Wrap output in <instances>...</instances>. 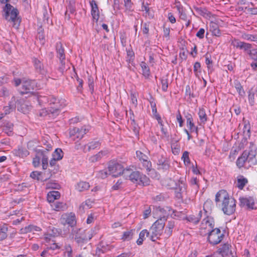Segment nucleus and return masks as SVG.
Segmentation results:
<instances>
[{"instance_id":"1","label":"nucleus","mask_w":257,"mask_h":257,"mask_svg":"<svg viewBox=\"0 0 257 257\" xmlns=\"http://www.w3.org/2000/svg\"><path fill=\"white\" fill-rule=\"evenodd\" d=\"M215 201L216 203L221 201V210L225 214L230 215L233 214L236 208L235 200L230 196L227 192L224 190L218 191L216 195Z\"/></svg>"},{"instance_id":"2","label":"nucleus","mask_w":257,"mask_h":257,"mask_svg":"<svg viewBox=\"0 0 257 257\" xmlns=\"http://www.w3.org/2000/svg\"><path fill=\"white\" fill-rule=\"evenodd\" d=\"M124 177L129 179L133 183L139 185L147 186L150 184V179L139 171H133L130 168L125 169Z\"/></svg>"},{"instance_id":"3","label":"nucleus","mask_w":257,"mask_h":257,"mask_svg":"<svg viewBox=\"0 0 257 257\" xmlns=\"http://www.w3.org/2000/svg\"><path fill=\"white\" fill-rule=\"evenodd\" d=\"M71 232L76 242L80 244L89 240L93 237L94 231L92 229L84 230L74 227Z\"/></svg>"},{"instance_id":"4","label":"nucleus","mask_w":257,"mask_h":257,"mask_svg":"<svg viewBox=\"0 0 257 257\" xmlns=\"http://www.w3.org/2000/svg\"><path fill=\"white\" fill-rule=\"evenodd\" d=\"M256 153L253 150H245L241 156L239 157L236 161V165L239 168L243 167L246 162H248L250 165H254L256 163L255 157Z\"/></svg>"},{"instance_id":"5","label":"nucleus","mask_w":257,"mask_h":257,"mask_svg":"<svg viewBox=\"0 0 257 257\" xmlns=\"http://www.w3.org/2000/svg\"><path fill=\"white\" fill-rule=\"evenodd\" d=\"M4 11L5 12V19L13 23V26L18 28L20 24V20L18 18V10L11 6L10 4H7Z\"/></svg>"},{"instance_id":"6","label":"nucleus","mask_w":257,"mask_h":257,"mask_svg":"<svg viewBox=\"0 0 257 257\" xmlns=\"http://www.w3.org/2000/svg\"><path fill=\"white\" fill-rule=\"evenodd\" d=\"M165 226L164 219H158L150 229V238L153 241L158 239L163 232Z\"/></svg>"},{"instance_id":"7","label":"nucleus","mask_w":257,"mask_h":257,"mask_svg":"<svg viewBox=\"0 0 257 257\" xmlns=\"http://www.w3.org/2000/svg\"><path fill=\"white\" fill-rule=\"evenodd\" d=\"M108 170L109 175H111L114 177H117L120 175L124 176L123 172L125 169H123L122 166L116 161L113 160L109 162Z\"/></svg>"},{"instance_id":"8","label":"nucleus","mask_w":257,"mask_h":257,"mask_svg":"<svg viewBox=\"0 0 257 257\" xmlns=\"http://www.w3.org/2000/svg\"><path fill=\"white\" fill-rule=\"evenodd\" d=\"M207 234L208 235V240L212 245L219 243L224 237L223 233L218 228L213 229Z\"/></svg>"},{"instance_id":"9","label":"nucleus","mask_w":257,"mask_h":257,"mask_svg":"<svg viewBox=\"0 0 257 257\" xmlns=\"http://www.w3.org/2000/svg\"><path fill=\"white\" fill-rule=\"evenodd\" d=\"M174 213V211L168 207L165 208H161V207H156L153 211V214L155 218H158V219H164V222L166 220V217L170 215H172L171 212Z\"/></svg>"},{"instance_id":"10","label":"nucleus","mask_w":257,"mask_h":257,"mask_svg":"<svg viewBox=\"0 0 257 257\" xmlns=\"http://www.w3.org/2000/svg\"><path fill=\"white\" fill-rule=\"evenodd\" d=\"M214 226V222L212 218L206 217L202 221L200 228V232L202 235L207 234L212 230L213 229Z\"/></svg>"},{"instance_id":"11","label":"nucleus","mask_w":257,"mask_h":257,"mask_svg":"<svg viewBox=\"0 0 257 257\" xmlns=\"http://www.w3.org/2000/svg\"><path fill=\"white\" fill-rule=\"evenodd\" d=\"M90 128L89 125H84L81 128L74 127L70 130V136L73 137V140H75V138L81 139L84 135L89 132Z\"/></svg>"},{"instance_id":"12","label":"nucleus","mask_w":257,"mask_h":257,"mask_svg":"<svg viewBox=\"0 0 257 257\" xmlns=\"http://www.w3.org/2000/svg\"><path fill=\"white\" fill-rule=\"evenodd\" d=\"M56 49L57 52V56L59 59L61 64V66L59 67V70L61 72H63L65 69V55L64 53V49L61 42H58L56 43Z\"/></svg>"},{"instance_id":"13","label":"nucleus","mask_w":257,"mask_h":257,"mask_svg":"<svg viewBox=\"0 0 257 257\" xmlns=\"http://www.w3.org/2000/svg\"><path fill=\"white\" fill-rule=\"evenodd\" d=\"M239 205L241 207L246 206L248 209H253L255 199L252 196H242L239 198Z\"/></svg>"},{"instance_id":"14","label":"nucleus","mask_w":257,"mask_h":257,"mask_svg":"<svg viewBox=\"0 0 257 257\" xmlns=\"http://www.w3.org/2000/svg\"><path fill=\"white\" fill-rule=\"evenodd\" d=\"M156 162L158 166V169L159 170L165 171L168 170L170 167L168 159L162 155L158 156Z\"/></svg>"},{"instance_id":"15","label":"nucleus","mask_w":257,"mask_h":257,"mask_svg":"<svg viewBox=\"0 0 257 257\" xmlns=\"http://www.w3.org/2000/svg\"><path fill=\"white\" fill-rule=\"evenodd\" d=\"M36 87V83L34 80H26L23 82L22 90L21 93L22 94L32 92Z\"/></svg>"},{"instance_id":"16","label":"nucleus","mask_w":257,"mask_h":257,"mask_svg":"<svg viewBox=\"0 0 257 257\" xmlns=\"http://www.w3.org/2000/svg\"><path fill=\"white\" fill-rule=\"evenodd\" d=\"M91 7V15L92 17V21L97 23L100 18V11L96 2L94 0L90 2Z\"/></svg>"},{"instance_id":"17","label":"nucleus","mask_w":257,"mask_h":257,"mask_svg":"<svg viewBox=\"0 0 257 257\" xmlns=\"http://www.w3.org/2000/svg\"><path fill=\"white\" fill-rule=\"evenodd\" d=\"M38 101L40 102H46L47 101L50 105L53 104L54 106H51L50 108L53 110V108L57 107L60 109L59 103L57 101V99L53 96H40L38 97Z\"/></svg>"},{"instance_id":"18","label":"nucleus","mask_w":257,"mask_h":257,"mask_svg":"<svg viewBox=\"0 0 257 257\" xmlns=\"http://www.w3.org/2000/svg\"><path fill=\"white\" fill-rule=\"evenodd\" d=\"M16 107L19 111L24 113H28L31 108L29 102L23 99H20L16 101Z\"/></svg>"},{"instance_id":"19","label":"nucleus","mask_w":257,"mask_h":257,"mask_svg":"<svg viewBox=\"0 0 257 257\" xmlns=\"http://www.w3.org/2000/svg\"><path fill=\"white\" fill-rule=\"evenodd\" d=\"M60 113L59 108L57 107L53 108V110L49 108L47 110L46 108L42 109L39 112V115L40 116H46L48 115L50 117H55L57 116Z\"/></svg>"},{"instance_id":"20","label":"nucleus","mask_w":257,"mask_h":257,"mask_svg":"<svg viewBox=\"0 0 257 257\" xmlns=\"http://www.w3.org/2000/svg\"><path fill=\"white\" fill-rule=\"evenodd\" d=\"M231 246L229 244H224L219 249L220 252L223 257H233V253L231 250Z\"/></svg>"},{"instance_id":"21","label":"nucleus","mask_w":257,"mask_h":257,"mask_svg":"<svg viewBox=\"0 0 257 257\" xmlns=\"http://www.w3.org/2000/svg\"><path fill=\"white\" fill-rule=\"evenodd\" d=\"M40 157H42V167L44 170L47 169L48 165V157L46 151L44 150H37L36 151Z\"/></svg>"},{"instance_id":"22","label":"nucleus","mask_w":257,"mask_h":257,"mask_svg":"<svg viewBox=\"0 0 257 257\" xmlns=\"http://www.w3.org/2000/svg\"><path fill=\"white\" fill-rule=\"evenodd\" d=\"M175 224L176 221L175 220H172L168 221L164 232L165 237L168 238L172 235Z\"/></svg>"},{"instance_id":"23","label":"nucleus","mask_w":257,"mask_h":257,"mask_svg":"<svg viewBox=\"0 0 257 257\" xmlns=\"http://www.w3.org/2000/svg\"><path fill=\"white\" fill-rule=\"evenodd\" d=\"M100 142L99 141L94 140L89 142L88 144L84 147V151H90L91 150H94L100 146Z\"/></svg>"},{"instance_id":"24","label":"nucleus","mask_w":257,"mask_h":257,"mask_svg":"<svg viewBox=\"0 0 257 257\" xmlns=\"http://www.w3.org/2000/svg\"><path fill=\"white\" fill-rule=\"evenodd\" d=\"M53 210L57 211H64L67 209V205L63 202L56 201L51 204Z\"/></svg>"},{"instance_id":"25","label":"nucleus","mask_w":257,"mask_h":257,"mask_svg":"<svg viewBox=\"0 0 257 257\" xmlns=\"http://www.w3.org/2000/svg\"><path fill=\"white\" fill-rule=\"evenodd\" d=\"M202 211H199L196 216L194 215H191L186 217V220L190 222L194 223V224H197L202 217Z\"/></svg>"},{"instance_id":"26","label":"nucleus","mask_w":257,"mask_h":257,"mask_svg":"<svg viewBox=\"0 0 257 257\" xmlns=\"http://www.w3.org/2000/svg\"><path fill=\"white\" fill-rule=\"evenodd\" d=\"M60 197V193L57 191H52L49 192L47 194V200L49 202L53 203L55 200L58 199Z\"/></svg>"},{"instance_id":"27","label":"nucleus","mask_w":257,"mask_h":257,"mask_svg":"<svg viewBox=\"0 0 257 257\" xmlns=\"http://www.w3.org/2000/svg\"><path fill=\"white\" fill-rule=\"evenodd\" d=\"M210 31L212 35L217 37L220 36L221 33L219 29V26L216 23L211 22L209 25Z\"/></svg>"},{"instance_id":"28","label":"nucleus","mask_w":257,"mask_h":257,"mask_svg":"<svg viewBox=\"0 0 257 257\" xmlns=\"http://www.w3.org/2000/svg\"><path fill=\"white\" fill-rule=\"evenodd\" d=\"M16 108V101L15 97L12 98L9 106L4 107V111L6 114L9 113L11 111L14 110Z\"/></svg>"},{"instance_id":"29","label":"nucleus","mask_w":257,"mask_h":257,"mask_svg":"<svg viewBox=\"0 0 257 257\" xmlns=\"http://www.w3.org/2000/svg\"><path fill=\"white\" fill-rule=\"evenodd\" d=\"M124 5L125 7L124 12L128 16H133V3L131 0H124Z\"/></svg>"},{"instance_id":"30","label":"nucleus","mask_w":257,"mask_h":257,"mask_svg":"<svg viewBox=\"0 0 257 257\" xmlns=\"http://www.w3.org/2000/svg\"><path fill=\"white\" fill-rule=\"evenodd\" d=\"M107 154V151H101L97 154L90 157L89 160L91 162H95L100 160L103 156H105Z\"/></svg>"},{"instance_id":"31","label":"nucleus","mask_w":257,"mask_h":257,"mask_svg":"<svg viewBox=\"0 0 257 257\" xmlns=\"http://www.w3.org/2000/svg\"><path fill=\"white\" fill-rule=\"evenodd\" d=\"M90 185L88 182L80 181L75 186V189L79 192L86 191L89 189Z\"/></svg>"},{"instance_id":"32","label":"nucleus","mask_w":257,"mask_h":257,"mask_svg":"<svg viewBox=\"0 0 257 257\" xmlns=\"http://www.w3.org/2000/svg\"><path fill=\"white\" fill-rule=\"evenodd\" d=\"M146 236L150 237V232L147 229H144L140 233L139 238L137 241V244L138 245L142 244L143 241L145 239Z\"/></svg>"},{"instance_id":"33","label":"nucleus","mask_w":257,"mask_h":257,"mask_svg":"<svg viewBox=\"0 0 257 257\" xmlns=\"http://www.w3.org/2000/svg\"><path fill=\"white\" fill-rule=\"evenodd\" d=\"M248 183V180L243 176H239L237 179L236 186L240 190H242L245 185Z\"/></svg>"},{"instance_id":"34","label":"nucleus","mask_w":257,"mask_h":257,"mask_svg":"<svg viewBox=\"0 0 257 257\" xmlns=\"http://www.w3.org/2000/svg\"><path fill=\"white\" fill-rule=\"evenodd\" d=\"M143 167L146 169L149 175L152 173L155 172V170L152 169V163L148 159H146L142 161Z\"/></svg>"},{"instance_id":"35","label":"nucleus","mask_w":257,"mask_h":257,"mask_svg":"<svg viewBox=\"0 0 257 257\" xmlns=\"http://www.w3.org/2000/svg\"><path fill=\"white\" fill-rule=\"evenodd\" d=\"M186 190L185 184L182 182L179 185L178 188H176L175 193L176 196L178 198H181L182 197V193L184 192Z\"/></svg>"},{"instance_id":"36","label":"nucleus","mask_w":257,"mask_h":257,"mask_svg":"<svg viewBox=\"0 0 257 257\" xmlns=\"http://www.w3.org/2000/svg\"><path fill=\"white\" fill-rule=\"evenodd\" d=\"M15 154L22 158L27 157L29 154L28 151L23 147H19L17 150H15Z\"/></svg>"},{"instance_id":"37","label":"nucleus","mask_w":257,"mask_h":257,"mask_svg":"<svg viewBox=\"0 0 257 257\" xmlns=\"http://www.w3.org/2000/svg\"><path fill=\"white\" fill-rule=\"evenodd\" d=\"M93 201L90 199L86 200L84 202H83L79 207V210L82 212H84L85 209H88L92 207Z\"/></svg>"},{"instance_id":"38","label":"nucleus","mask_w":257,"mask_h":257,"mask_svg":"<svg viewBox=\"0 0 257 257\" xmlns=\"http://www.w3.org/2000/svg\"><path fill=\"white\" fill-rule=\"evenodd\" d=\"M140 65L142 69L143 75L145 78H149L150 75V70L147 64L145 62H142Z\"/></svg>"},{"instance_id":"39","label":"nucleus","mask_w":257,"mask_h":257,"mask_svg":"<svg viewBox=\"0 0 257 257\" xmlns=\"http://www.w3.org/2000/svg\"><path fill=\"white\" fill-rule=\"evenodd\" d=\"M8 228L7 225L4 224L0 226V241L5 240L8 236Z\"/></svg>"},{"instance_id":"40","label":"nucleus","mask_w":257,"mask_h":257,"mask_svg":"<svg viewBox=\"0 0 257 257\" xmlns=\"http://www.w3.org/2000/svg\"><path fill=\"white\" fill-rule=\"evenodd\" d=\"M66 223L70 226L73 227L76 224L75 216L74 214L71 213L67 216L66 218Z\"/></svg>"},{"instance_id":"41","label":"nucleus","mask_w":257,"mask_h":257,"mask_svg":"<svg viewBox=\"0 0 257 257\" xmlns=\"http://www.w3.org/2000/svg\"><path fill=\"white\" fill-rule=\"evenodd\" d=\"M64 153L61 149L57 148L55 149V151L52 154V157L58 160H61L63 157Z\"/></svg>"},{"instance_id":"42","label":"nucleus","mask_w":257,"mask_h":257,"mask_svg":"<svg viewBox=\"0 0 257 257\" xmlns=\"http://www.w3.org/2000/svg\"><path fill=\"white\" fill-rule=\"evenodd\" d=\"M198 115L200 121L202 123H205L207 120V117L204 108H201L198 112Z\"/></svg>"},{"instance_id":"43","label":"nucleus","mask_w":257,"mask_h":257,"mask_svg":"<svg viewBox=\"0 0 257 257\" xmlns=\"http://www.w3.org/2000/svg\"><path fill=\"white\" fill-rule=\"evenodd\" d=\"M57 231L55 228L50 229L47 234H45V239L46 241H49L51 239V237L55 236L57 234Z\"/></svg>"},{"instance_id":"44","label":"nucleus","mask_w":257,"mask_h":257,"mask_svg":"<svg viewBox=\"0 0 257 257\" xmlns=\"http://www.w3.org/2000/svg\"><path fill=\"white\" fill-rule=\"evenodd\" d=\"M186 124L191 133L195 132L197 134H198V127L195 126L193 122V120H188V121H186Z\"/></svg>"},{"instance_id":"45","label":"nucleus","mask_w":257,"mask_h":257,"mask_svg":"<svg viewBox=\"0 0 257 257\" xmlns=\"http://www.w3.org/2000/svg\"><path fill=\"white\" fill-rule=\"evenodd\" d=\"M33 61L36 69L38 71L42 72V71L43 70V65L41 63V62L39 60L35 58L33 59Z\"/></svg>"},{"instance_id":"46","label":"nucleus","mask_w":257,"mask_h":257,"mask_svg":"<svg viewBox=\"0 0 257 257\" xmlns=\"http://www.w3.org/2000/svg\"><path fill=\"white\" fill-rule=\"evenodd\" d=\"M242 38L246 40L255 42L257 43V36L248 34H244L242 35Z\"/></svg>"},{"instance_id":"47","label":"nucleus","mask_w":257,"mask_h":257,"mask_svg":"<svg viewBox=\"0 0 257 257\" xmlns=\"http://www.w3.org/2000/svg\"><path fill=\"white\" fill-rule=\"evenodd\" d=\"M127 58L126 61L128 63H132L133 62L135 58V53L131 48L126 49Z\"/></svg>"},{"instance_id":"48","label":"nucleus","mask_w":257,"mask_h":257,"mask_svg":"<svg viewBox=\"0 0 257 257\" xmlns=\"http://www.w3.org/2000/svg\"><path fill=\"white\" fill-rule=\"evenodd\" d=\"M162 84V89L163 91H167L168 87V79L167 77H163L160 79Z\"/></svg>"},{"instance_id":"49","label":"nucleus","mask_w":257,"mask_h":257,"mask_svg":"<svg viewBox=\"0 0 257 257\" xmlns=\"http://www.w3.org/2000/svg\"><path fill=\"white\" fill-rule=\"evenodd\" d=\"M4 130L9 136H11L13 134V124L11 123H7L4 127Z\"/></svg>"},{"instance_id":"50","label":"nucleus","mask_w":257,"mask_h":257,"mask_svg":"<svg viewBox=\"0 0 257 257\" xmlns=\"http://www.w3.org/2000/svg\"><path fill=\"white\" fill-rule=\"evenodd\" d=\"M133 235V232L132 230L127 231L124 232L122 237V239L123 240H130L132 238Z\"/></svg>"},{"instance_id":"51","label":"nucleus","mask_w":257,"mask_h":257,"mask_svg":"<svg viewBox=\"0 0 257 257\" xmlns=\"http://www.w3.org/2000/svg\"><path fill=\"white\" fill-rule=\"evenodd\" d=\"M243 42L239 41L236 39H233L231 40V44L234 47L236 48L240 49L241 47Z\"/></svg>"},{"instance_id":"52","label":"nucleus","mask_w":257,"mask_h":257,"mask_svg":"<svg viewBox=\"0 0 257 257\" xmlns=\"http://www.w3.org/2000/svg\"><path fill=\"white\" fill-rule=\"evenodd\" d=\"M142 11H145V16H148L149 18L153 17V16L150 14V8L148 6V4L145 5L144 3H143L142 6Z\"/></svg>"},{"instance_id":"53","label":"nucleus","mask_w":257,"mask_h":257,"mask_svg":"<svg viewBox=\"0 0 257 257\" xmlns=\"http://www.w3.org/2000/svg\"><path fill=\"white\" fill-rule=\"evenodd\" d=\"M248 55L251 59L257 61V49H252L248 52Z\"/></svg>"},{"instance_id":"54","label":"nucleus","mask_w":257,"mask_h":257,"mask_svg":"<svg viewBox=\"0 0 257 257\" xmlns=\"http://www.w3.org/2000/svg\"><path fill=\"white\" fill-rule=\"evenodd\" d=\"M182 159L183 160L185 165H188L190 164V161L189 157V152L185 151L183 154Z\"/></svg>"},{"instance_id":"55","label":"nucleus","mask_w":257,"mask_h":257,"mask_svg":"<svg viewBox=\"0 0 257 257\" xmlns=\"http://www.w3.org/2000/svg\"><path fill=\"white\" fill-rule=\"evenodd\" d=\"M251 48V44L243 42L240 49L243 50L244 52H246L248 54V52L250 51Z\"/></svg>"},{"instance_id":"56","label":"nucleus","mask_w":257,"mask_h":257,"mask_svg":"<svg viewBox=\"0 0 257 257\" xmlns=\"http://www.w3.org/2000/svg\"><path fill=\"white\" fill-rule=\"evenodd\" d=\"M109 174L108 171H107L106 170H102L100 171L99 172H98L97 174V176L98 178H101V179H104L106 178Z\"/></svg>"},{"instance_id":"57","label":"nucleus","mask_w":257,"mask_h":257,"mask_svg":"<svg viewBox=\"0 0 257 257\" xmlns=\"http://www.w3.org/2000/svg\"><path fill=\"white\" fill-rule=\"evenodd\" d=\"M37 37L40 40L41 42L43 44L45 42V36L43 33V30L41 28L38 30V32Z\"/></svg>"},{"instance_id":"58","label":"nucleus","mask_w":257,"mask_h":257,"mask_svg":"<svg viewBox=\"0 0 257 257\" xmlns=\"http://www.w3.org/2000/svg\"><path fill=\"white\" fill-rule=\"evenodd\" d=\"M131 98L133 105L135 107H137L138 105L137 94L136 93L132 92L131 93Z\"/></svg>"},{"instance_id":"59","label":"nucleus","mask_w":257,"mask_h":257,"mask_svg":"<svg viewBox=\"0 0 257 257\" xmlns=\"http://www.w3.org/2000/svg\"><path fill=\"white\" fill-rule=\"evenodd\" d=\"M65 254L68 257H72V249L70 245L67 244L65 246Z\"/></svg>"},{"instance_id":"60","label":"nucleus","mask_w":257,"mask_h":257,"mask_svg":"<svg viewBox=\"0 0 257 257\" xmlns=\"http://www.w3.org/2000/svg\"><path fill=\"white\" fill-rule=\"evenodd\" d=\"M201 65L198 62H196L194 64L193 70L196 75H197L198 73L201 72L200 70Z\"/></svg>"},{"instance_id":"61","label":"nucleus","mask_w":257,"mask_h":257,"mask_svg":"<svg viewBox=\"0 0 257 257\" xmlns=\"http://www.w3.org/2000/svg\"><path fill=\"white\" fill-rule=\"evenodd\" d=\"M122 181L121 179H119L112 187V189L113 190H117L122 188Z\"/></svg>"},{"instance_id":"62","label":"nucleus","mask_w":257,"mask_h":257,"mask_svg":"<svg viewBox=\"0 0 257 257\" xmlns=\"http://www.w3.org/2000/svg\"><path fill=\"white\" fill-rule=\"evenodd\" d=\"M205 63L207 66V68L208 69H210L211 68V65L212 63V61L211 59V57L210 56H209L208 54L205 55Z\"/></svg>"},{"instance_id":"63","label":"nucleus","mask_w":257,"mask_h":257,"mask_svg":"<svg viewBox=\"0 0 257 257\" xmlns=\"http://www.w3.org/2000/svg\"><path fill=\"white\" fill-rule=\"evenodd\" d=\"M248 101L251 106H252L254 104V93L253 92H249L248 96Z\"/></svg>"},{"instance_id":"64","label":"nucleus","mask_w":257,"mask_h":257,"mask_svg":"<svg viewBox=\"0 0 257 257\" xmlns=\"http://www.w3.org/2000/svg\"><path fill=\"white\" fill-rule=\"evenodd\" d=\"M41 173L38 171H33L30 174V177L34 179H36L37 180H40V176L41 175Z\"/></svg>"}]
</instances>
